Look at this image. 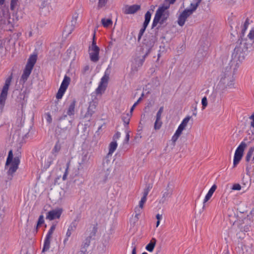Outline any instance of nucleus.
<instances>
[{"mask_svg":"<svg viewBox=\"0 0 254 254\" xmlns=\"http://www.w3.org/2000/svg\"><path fill=\"white\" fill-rule=\"evenodd\" d=\"M170 6V4L165 0L156 10L151 26V29L155 28L156 34L167 26L166 21L170 16V12L168 10Z\"/></svg>","mask_w":254,"mask_h":254,"instance_id":"nucleus-1","label":"nucleus"},{"mask_svg":"<svg viewBox=\"0 0 254 254\" xmlns=\"http://www.w3.org/2000/svg\"><path fill=\"white\" fill-rule=\"evenodd\" d=\"M253 43V42H247V40L242 39L234 50L232 55V60L242 62L245 58L246 53L252 48Z\"/></svg>","mask_w":254,"mask_h":254,"instance_id":"nucleus-2","label":"nucleus"},{"mask_svg":"<svg viewBox=\"0 0 254 254\" xmlns=\"http://www.w3.org/2000/svg\"><path fill=\"white\" fill-rule=\"evenodd\" d=\"M234 84L233 72L230 66H227L220 75L218 85L222 89L233 88Z\"/></svg>","mask_w":254,"mask_h":254,"instance_id":"nucleus-3","label":"nucleus"},{"mask_svg":"<svg viewBox=\"0 0 254 254\" xmlns=\"http://www.w3.org/2000/svg\"><path fill=\"white\" fill-rule=\"evenodd\" d=\"M65 194L64 190L61 187H55L50 189L48 192L50 199L54 203L61 202Z\"/></svg>","mask_w":254,"mask_h":254,"instance_id":"nucleus-4","label":"nucleus"},{"mask_svg":"<svg viewBox=\"0 0 254 254\" xmlns=\"http://www.w3.org/2000/svg\"><path fill=\"white\" fill-rule=\"evenodd\" d=\"M12 78V77L11 74L5 80L4 85L2 87L0 95V109H2L4 106L5 100L7 96L8 90L10 85Z\"/></svg>","mask_w":254,"mask_h":254,"instance_id":"nucleus-5","label":"nucleus"},{"mask_svg":"<svg viewBox=\"0 0 254 254\" xmlns=\"http://www.w3.org/2000/svg\"><path fill=\"white\" fill-rule=\"evenodd\" d=\"M97 231V228L94 226L92 228L89 235L87 237L83 242V244L81 247V254H86V253L87 252V248L89 246L91 239L95 236Z\"/></svg>","mask_w":254,"mask_h":254,"instance_id":"nucleus-6","label":"nucleus"},{"mask_svg":"<svg viewBox=\"0 0 254 254\" xmlns=\"http://www.w3.org/2000/svg\"><path fill=\"white\" fill-rule=\"evenodd\" d=\"M246 147V143L244 142H242L237 148L234 158V167H235L241 160L243 155L244 151Z\"/></svg>","mask_w":254,"mask_h":254,"instance_id":"nucleus-7","label":"nucleus"},{"mask_svg":"<svg viewBox=\"0 0 254 254\" xmlns=\"http://www.w3.org/2000/svg\"><path fill=\"white\" fill-rule=\"evenodd\" d=\"M194 8L191 7L190 8L185 9L179 15L178 19V24L180 26H183L186 22L187 18L191 15L195 10Z\"/></svg>","mask_w":254,"mask_h":254,"instance_id":"nucleus-8","label":"nucleus"},{"mask_svg":"<svg viewBox=\"0 0 254 254\" xmlns=\"http://www.w3.org/2000/svg\"><path fill=\"white\" fill-rule=\"evenodd\" d=\"M71 126V121L67 118L66 115L60 118L58 121V127L62 130H66Z\"/></svg>","mask_w":254,"mask_h":254,"instance_id":"nucleus-9","label":"nucleus"},{"mask_svg":"<svg viewBox=\"0 0 254 254\" xmlns=\"http://www.w3.org/2000/svg\"><path fill=\"white\" fill-rule=\"evenodd\" d=\"M97 105V103L96 102L94 101L90 102L87 110L83 116V118L90 121L92 115L96 112Z\"/></svg>","mask_w":254,"mask_h":254,"instance_id":"nucleus-10","label":"nucleus"},{"mask_svg":"<svg viewBox=\"0 0 254 254\" xmlns=\"http://www.w3.org/2000/svg\"><path fill=\"white\" fill-rule=\"evenodd\" d=\"M19 163L20 159L19 156H15L13 159V161H12V162L10 164L11 165L9 167L7 172V175L10 176V177L9 178L10 180L12 179L13 177V174L17 170Z\"/></svg>","mask_w":254,"mask_h":254,"instance_id":"nucleus-11","label":"nucleus"},{"mask_svg":"<svg viewBox=\"0 0 254 254\" xmlns=\"http://www.w3.org/2000/svg\"><path fill=\"white\" fill-rule=\"evenodd\" d=\"M55 228L56 224H53L46 236L44 241L42 252H45L49 250L50 247V239L51 238L52 235L55 230Z\"/></svg>","mask_w":254,"mask_h":254,"instance_id":"nucleus-12","label":"nucleus"},{"mask_svg":"<svg viewBox=\"0 0 254 254\" xmlns=\"http://www.w3.org/2000/svg\"><path fill=\"white\" fill-rule=\"evenodd\" d=\"M171 184L169 183L165 190L163 192L162 197L159 201L160 203H164L167 199L168 198L171 197L173 192V190L170 187Z\"/></svg>","mask_w":254,"mask_h":254,"instance_id":"nucleus-13","label":"nucleus"},{"mask_svg":"<svg viewBox=\"0 0 254 254\" xmlns=\"http://www.w3.org/2000/svg\"><path fill=\"white\" fill-rule=\"evenodd\" d=\"M62 213V209L57 208L49 211L46 216V219L53 220L55 219L60 218Z\"/></svg>","mask_w":254,"mask_h":254,"instance_id":"nucleus-14","label":"nucleus"},{"mask_svg":"<svg viewBox=\"0 0 254 254\" xmlns=\"http://www.w3.org/2000/svg\"><path fill=\"white\" fill-rule=\"evenodd\" d=\"M140 9V5L133 4L132 5H126L123 8L124 13L125 14H134Z\"/></svg>","mask_w":254,"mask_h":254,"instance_id":"nucleus-15","label":"nucleus"},{"mask_svg":"<svg viewBox=\"0 0 254 254\" xmlns=\"http://www.w3.org/2000/svg\"><path fill=\"white\" fill-rule=\"evenodd\" d=\"M99 51L100 48H97V50L94 49H89V56L90 60L93 62H97L99 60Z\"/></svg>","mask_w":254,"mask_h":254,"instance_id":"nucleus-16","label":"nucleus"},{"mask_svg":"<svg viewBox=\"0 0 254 254\" xmlns=\"http://www.w3.org/2000/svg\"><path fill=\"white\" fill-rule=\"evenodd\" d=\"M88 161L87 154H84L82 156L81 161L79 162V166L77 168V170L75 172V176H79L81 175L82 172H83V167L82 165L86 163Z\"/></svg>","mask_w":254,"mask_h":254,"instance_id":"nucleus-17","label":"nucleus"},{"mask_svg":"<svg viewBox=\"0 0 254 254\" xmlns=\"http://www.w3.org/2000/svg\"><path fill=\"white\" fill-rule=\"evenodd\" d=\"M33 68V67L31 66L28 65L27 64L26 65L25 69L23 71V73L21 77V79H22L23 82H25L27 80L28 77L31 73Z\"/></svg>","mask_w":254,"mask_h":254,"instance_id":"nucleus-18","label":"nucleus"},{"mask_svg":"<svg viewBox=\"0 0 254 254\" xmlns=\"http://www.w3.org/2000/svg\"><path fill=\"white\" fill-rule=\"evenodd\" d=\"M216 188H217L216 185H213L211 187V188L209 189V190H208V192L206 194V196H205V198H204V199L203 200V209L205 207L204 204L210 199V198L212 196L213 193L215 191Z\"/></svg>","mask_w":254,"mask_h":254,"instance_id":"nucleus-19","label":"nucleus"},{"mask_svg":"<svg viewBox=\"0 0 254 254\" xmlns=\"http://www.w3.org/2000/svg\"><path fill=\"white\" fill-rule=\"evenodd\" d=\"M76 101L75 99L73 100L69 105L67 111V115L69 116H73L75 114V107Z\"/></svg>","mask_w":254,"mask_h":254,"instance_id":"nucleus-20","label":"nucleus"},{"mask_svg":"<svg viewBox=\"0 0 254 254\" xmlns=\"http://www.w3.org/2000/svg\"><path fill=\"white\" fill-rule=\"evenodd\" d=\"M155 37L153 35H149L148 39H145L144 41V44L148 46L150 48L152 47L155 42Z\"/></svg>","mask_w":254,"mask_h":254,"instance_id":"nucleus-21","label":"nucleus"},{"mask_svg":"<svg viewBox=\"0 0 254 254\" xmlns=\"http://www.w3.org/2000/svg\"><path fill=\"white\" fill-rule=\"evenodd\" d=\"M152 185L151 184H148L146 185V188L143 190V196L142 197L140 200L143 201L144 202H146V197L149 193V191L152 188Z\"/></svg>","mask_w":254,"mask_h":254,"instance_id":"nucleus-22","label":"nucleus"},{"mask_svg":"<svg viewBox=\"0 0 254 254\" xmlns=\"http://www.w3.org/2000/svg\"><path fill=\"white\" fill-rule=\"evenodd\" d=\"M37 60V55L36 54H33L30 56L28 59V62L26 64L34 67Z\"/></svg>","mask_w":254,"mask_h":254,"instance_id":"nucleus-23","label":"nucleus"},{"mask_svg":"<svg viewBox=\"0 0 254 254\" xmlns=\"http://www.w3.org/2000/svg\"><path fill=\"white\" fill-rule=\"evenodd\" d=\"M156 244V240L155 238H152L149 243L146 246V249L149 252H152Z\"/></svg>","mask_w":254,"mask_h":254,"instance_id":"nucleus-24","label":"nucleus"},{"mask_svg":"<svg viewBox=\"0 0 254 254\" xmlns=\"http://www.w3.org/2000/svg\"><path fill=\"white\" fill-rule=\"evenodd\" d=\"M117 147V143L116 141L111 142L109 145V151L108 153V157L112 156L113 153L115 151Z\"/></svg>","mask_w":254,"mask_h":254,"instance_id":"nucleus-25","label":"nucleus"},{"mask_svg":"<svg viewBox=\"0 0 254 254\" xmlns=\"http://www.w3.org/2000/svg\"><path fill=\"white\" fill-rule=\"evenodd\" d=\"M70 81V78L67 75H65L64 80L61 85L60 87L64 90H66Z\"/></svg>","mask_w":254,"mask_h":254,"instance_id":"nucleus-26","label":"nucleus"},{"mask_svg":"<svg viewBox=\"0 0 254 254\" xmlns=\"http://www.w3.org/2000/svg\"><path fill=\"white\" fill-rule=\"evenodd\" d=\"M163 123L161 121V117L156 116V120L154 123V128L155 130H159L162 126Z\"/></svg>","mask_w":254,"mask_h":254,"instance_id":"nucleus-27","label":"nucleus"},{"mask_svg":"<svg viewBox=\"0 0 254 254\" xmlns=\"http://www.w3.org/2000/svg\"><path fill=\"white\" fill-rule=\"evenodd\" d=\"M109 157H108V154L107 155L105 158L103 160V167L104 170H106L108 171L110 169V160L109 159Z\"/></svg>","mask_w":254,"mask_h":254,"instance_id":"nucleus-28","label":"nucleus"},{"mask_svg":"<svg viewBox=\"0 0 254 254\" xmlns=\"http://www.w3.org/2000/svg\"><path fill=\"white\" fill-rule=\"evenodd\" d=\"M13 152L12 150H10L8 154V156L6 159V163H5V167L8 166L12 161H13Z\"/></svg>","mask_w":254,"mask_h":254,"instance_id":"nucleus-29","label":"nucleus"},{"mask_svg":"<svg viewBox=\"0 0 254 254\" xmlns=\"http://www.w3.org/2000/svg\"><path fill=\"white\" fill-rule=\"evenodd\" d=\"M106 86L107 85H104L102 83H100L98 88L96 90V94L97 95L102 94L104 92Z\"/></svg>","mask_w":254,"mask_h":254,"instance_id":"nucleus-30","label":"nucleus"},{"mask_svg":"<svg viewBox=\"0 0 254 254\" xmlns=\"http://www.w3.org/2000/svg\"><path fill=\"white\" fill-rule=\"evenodd\" d=\"M79 221V217L77 216L76 218L70 224V226L68 227V228L70 230H72V231H74L76 229Z\"/></svg>","mask_w":254,"mask_h":254,"instance_id":"nucleus-31","label":"nucleus"},{"mask_svg":"<svg viewBox=\"0 0 254 254\" xmlns=\"http://www.w3.org/2000/svg\"><path fill=\"white\" fill-rule=\"evenodd\" d=\"M61 149V144L60 143L59 141H57L56 143L53 150H52V153L55 155V156L57 155V154L59 153L60 150Z\"/></svg>","mask_w":254,"mask_h":254,"instance_id":"nucleus-32","label":"nucleus"},{"mask_svg":"<svg viewBox=\"0 0 254 254\" xmlns=\"http://www.w3.org/2000/svg\"><path fill=\"white\" fill-rule=\"evenodd\" d=\"M191 117L188 116H187L182 121L181 124L179 125V127L184 129H185L187 127L189 121L190 120Z\"/></svg>","mask_w":254,"mask_h":254,"instance_id":"nucleus-33","label":"nucleus"},{"mask_svg":"<svg viewBox=\"0 0 254 254\" xmlns=\"http://www.w3.org/2000/svg\"><path fill=\"white\" fill-rule=\"evenodd\" d=\"M151 13L150 11H148L145 14V20L143 22V24L145 26H148L151 19Z\"/></svg>","mask_w":254,"mask_h":254,"instance_id":"nucleus-34","label":"nucleus"},{"mask_svg":"<svg viewBox=\"0 0 254 254\" xmlns=\"http://www.w3.org/2000/svg\"><path fill=\"white\" fill-rule=\"evenodd\" d=\"M254 152V147H251L249 149V150L247 154V155L246 156V160L247 162L250 161Z\"/></svg>","mask_w":254,"mask_h":254,"instance_id":"nucleus-35","label":"nucleus"},{"mask_svg":"<svg viewBox=\"0 0 254 254\" xmlns=\"http://www.w3.org/2000/svg\"><path fill=\"white\" fill-rule=\"evenodd\" d=\"M131 116V114L127 113L126 115L122 117V120L125 124L127 126L129 124L130 118Z\"/></svg>","mask_w":254,"mask_h":254,"instance_id":"nucleus-36","label":"nucleus"},{"mask_svg":"<svg viewBox=\"0 0 254 254\" xmlns=\"http://www.w3.org/2000/svg\"><path fill=\"white\" fill-rule=\"evenodd\" d=\"M101 22L103 26L105 27H107L112 24V21L111 19H106L105 18H103L101 20Z\"/></svg>","mask_w":254,"mask_h":254,"instance_id":"nucleus-37","label":"nucleus"},{"mask_svg":"<svg viewBox=\"0 0 254 254\" xmlns=\"http://www.w3.org/2000/svg\"><path fill=\"white\" fill-rule=\"evenodd\" d=\"M148 53H146L145 55H144L141 59H135V62H136V64H138V66H141L142 64H143V63L144 61V60H145V57H146V56L148 55Z\"/></svg>","mask_w":254,"mask_h":254,"instance_id":"nucleus-38","label":"nucleus"},{"mask_svg":"<svg viewBox=\"0 0 254 254\" xmlns=\"http://www.w3.org/2000/svg\"><path fill=\"white\" fill-rule=\"evenodd\" d=\"M65 91H66V90H64V89H63L62 88L60 87V88L59 89V90L58 91V93H57L56 98L58 99H61L62 98V97L63 96V95Z\"/></svg>","mask_w":254,"mask_h":254,"instance_id":"nucleus-39","label":"nucleus"},{"mask_svg":"<svg viewBox=\"0 0 254 254\" xmlns=\"http://www.w3.org/2000/svg\"><path fill=\"white\" fill-rule=\"evenodd\" d=\"M97 48H99V47H98L96 45V41H95V32L94 33L93 36V39H92V42L91 46L89 47V49H94V50H97Z\"/></svg>","mask_w":254,"mask_h":254,"instance_id":"nucleus-40","label":"nucleus"},{"mask_svg":"<svg viewBox=\"0 0 254 254\" xmlns=\"http://www.w3.org/2000/svg\"><path fill=\"white\" fill-rule=\"evenodd\" d=\"M147 27V26H145V25L143 24V27L140 30L139 33L138 34V41H139V40H140V39H141L142 36L143 35L144 31H145V29H146Z\"/></svg>","mask_w":254,"mask_h":254,"instance_id":"nucleus-41","label":"nucleus"},{"mask_svg":"<svg viewBox=\"0 0 254 254\" xmlns=\"http://www.w3.org/2000/svg\"><path fill=\"white\" fill-rule=\"evenodd\" d=\"M142 208L137 206L134 209V212L135 213V217L137 219H138V216L140 214L141 212V210Z\"/></svg>","mask_w":254,"mask_h":254,"instance_id":"nucleus-42","label":"nucleus"},{"mask_svg":"<svg viewBox=\"0 0 254 254\" xmlns=\"http://www.w3.org/2000/svg\"><path fill=\"white\" fill-rule=\"evenodd\" d=\"M107 1L108 0H99L98 8L100 9L105 6L106 3H107Z\"/></svg>","mask_w":254,"mask_h":254,"instance_id":"nucleus-43","label":"nucleus"},{"mask_svg":"<svg viewBox=\"0 0 254 254\" xmlns=\"http://www.w3.org/2000/svg\"><path fill=\"white\" fill-rule=\"evenodd\" d=\"M44 222V216H43V215H41L39 216L38 222H37L36 229L37 230L38 226L41 225V224H43Z\"/></svg>","mask_w":254,"mask_h":254,"instance_id":"nucleus-44","label":"nucleus"},{"mask_svg":"<svg viewBox=\"0 0 254 254\" xmlns=\"http://www.w3.org/2000/svg\"><path fill=\"white\" fill-rule=\"evenodd\" d=\"M197 103H198V102L196 101L195 104H194L192 105V108L193 109V110L192 111V116H193L194 117H196L197 115L196 110H197Z\"/></svg>","mask_w":254,"mask_h":254,"instance_id":"nucleus-45","label":"nucleus"},{"mask_svg":"<svg viewBox=\"0 0 254 254\" xmlns=\"http://www.w3.org/2000/svg\"><path fill=\"white\" fill-rule=\"evenodd\" d=\"M201 104H202V109H204L207 106V100L206 97H204L202 98L201 100Z\"/></svg>","mask_w":254,"mask_h":254,"instance_id":"nucleus-46","label":"nucleus"},{"mask_svg":"<svg viewBox=\"0 0 254 254\" xmlns=\"http://www.w3.org/2000/svg\"><path fill=\"white\" fill-rule=\"evenodd\" d=\"M248 38H249V40L250 42H254V30H252L250 32L249 34L248 35Z\"/></svg>","mask_w":254,"mask_h":254,"instance_id":"nucleus-47","label":"nucleus"},{"mask_svg":"<svg viewBox=\"0 0 254 254\" xmlns=\"http://www.w3.org/2000/svg\"><path fill=\"white\" fill-rule=\"evenodd\" d=\"M108 76H107L106 75H104L102 78H101L100 83H102L104 85H106L108 82Z\"/></svg>","mask_w":254,"mask_h":254,"instance_id":"nucleus-48","label":"nucleus"},{"mask_svg":"<svg viewBox=\"0 0 254 254\" xmlns=\"http://www.w3.org/2000/svg\"><path fill=\"white\" fill-rule=\"evenodd\" d=\"M126 138L124 140V144H127L129 139V131L127 130H126Z\"/></svg>","mask_w":254,"mask_h":254,"instance_id":"nucleus-49","label":"nucleus"},{"mask_svg":"<svg viewBox=\"0 0 254 254\" xmlns=\"http://www.w3.org/2000/svg\"><path fill=\"white\" fill-rule=\"evenodd\" d=\"M18 0H11L10 2V9L11 10H14L16 5L17 4V2Z\"/></svg>","mask_w":254,"mask_h":254,"instance_id":"nucleus-50","label":"nucleus"},{"mask_svg":"<svg viewBox=\"0 0 254 254\" xmlns=\"http://www.w3.org/2000/svg\"><path fill=\"white\" fill-rule=\"evenodd\" d=\"M156 218L157 219V222H156V227H158V226L160 224V220L162 218V214H157L156 215Z\"/></svg>","mask_w":254,"mask_h":254,"instance_id":"nucleus-51","label":"nucleus"},{"mask_svg":"<svg viewBox=\"0 0 254 254\" xmlns=\"http://www.w3.org/2000/svg\"><path fill=\"white\" fill-rule=\"evenodd\" d=\"M46 121L47 122V123H48L49 124H50L52 123V117L50 115V113H47L46 114Z\"/></svg>","mask_w":254,"mask_h":254,"instance_id":"nucleus-52","label":"nucleus"},{"mask_svg":"<svg viewBox=\"0 0 254 254\" xmlns=\"http://www.w3.org/2000/svg\"><path fill=\"white\" fill-rule=\"evenodd\" d=\"M183 130H184L183 128H181V127H180L179 126V127H178V129H177V130L176 131V132L175 133V134H176L177 136H179L180 137V136L182 134Z\"/></svg>","mask_w":254,"mask_h":254,"instance_id":"nucleus-53","label":"nucleus"},{"mask_svg":"<svg viewBox=\"0 0 254 254\" xmlns=\"http://www.w3.org/2000/svg\"><path fill=\"white\" fill-rule=\"evenodd\" d=\"M241 189V186L239 184H235L232 187V190H239Z\"/></svg>","mask_w":254,"mask_h":254,"instance_id":"nucleus-54","label":"nucleus"},{"mask_svg":"<svg viewBox=\"0 0 254 254\" xmlns=\"http://www.w3.org/2000/svg\"><path fill=\"white\" fill-rule=\"evenodd\" d=\"M202 0H197V2L195 3H191L190 6L194 8V9H196L199 3L201 2Z\"/></svg>","mask_w":254,"mask_h":254,"instance_id":"nucleus-55","label":"nucleus"},{"mask_svg":"<svg viewBox=\"0 0 254 254\" xmlns=\"http://www.w3.org/2000/svg\"><path fill=\"white\" fill-rule=\"evenodd\" d=\"M249 24V19L247 18L244 23L243 29H242V32L243 33L247 28V26Z\"/></svg>","mask_w":254,"mask_h":254,"instance_id":"nucleus-56","label":"nucleus"},{"mask_svg":"<svg viewBox=\"0 0 254 254\" xmlns=\"http://www.w3.org/2000/svg\"><path fill=\"white\" fill-rule=\"evenodd\" d=\"M163 110H164V107L163 106L159 108L158 111L157 112L156 116L161 117V115H162V113L163 112Z\"/></svg>","mask_w":254,"mask_h":254,"instance_id":"nucleus-57","label":"nucleus"},{"mask_svg":"<svg viewBox=\"0 0 254 254\" xmlns=\"http://www.w3.org/2000/svg\"><path fill=\"white\" fill-rule=\"evenodd\" d=\"M179 137V136H177L176 134H174V135L172 136V141L174 145H175L176 142L178 140Z\"/></svg>","mask_w":254,"mask_h":254,"instance_id":"nucleus-58","label":"nucleus"},{"mask_svg":"<svg viewBox=\"0 0 254 254\" xmlns=\"http://www.w3.org/2000/svg\"><path fill=\"white\" fill-rule=\"evenodd\" d=\"M89 66L87 65L84 67V68L82 69V72L83 74H85L87 73V72L89 71Z\"/></svg>","mask_w":254,"mask_h":254,"instance_id":"nucleus-59","label":"nucleus"},{"mask_svg":"<svg viewBox=\"0 0 254 254\" xmlns=\"http://www.w3.org/2000/svg\"><path fill=\"white\" fill-rule=\"evenodd\" d=\"M121 133L119 131L117 132L116 134L113 136L114 141H116V139H118L120 137Z\"/></svg>","mask_w":254,"mask_h":254,"instance_id":"nucleus-60","label":"nucleus"},{"mask_svg":"<svg viewBox=\"0 0 254 254\" xmlns=\"http://www.w3.org/2000/svg\"><path fill=\"white\" fill-rule=\"evenodd\" d=\"M72 232H73L72 230H70L69 228H68L66 234L67 238L64 240V242L65 241L67 240V238L71 236Z\"/></svg>","mask_w":254,"mask_h":254,"instance_id":"nucleus-61","label":"nucleus"},{"mask_svg":"<svg viewBox=\"0 0 254 254\" xmlns=\"http://www.w3.org/2000/svg\"><path fill=\"white\" fill-rule=\"evenodd\" d=\"M113 44H114V42L113 41H111L109 42V45L107 47L106 50L107 51H110L111 49V48H112V46L113 45Z\"/></svg>","mask_w":254,"mask_h":254,"instance_id":"nucleus-62","label":"nucleus"},{"mask_svg":"<svg viewBox=\"0 0 254 254\" xmlns=\"http://www.w3.org/2000/svg\"><path fill=\"white\" fill-rule=\"evenodd\" d=\"M250 119L252 120V121L251 123V126L254 127V113L250 117Z\"/></svg>","mask_w":254,"mask_h":254,"instance_id":"nucleus-63","label":"nucleus"},{"mask_svg":"<svg viewBox=\"0 0 254 254\" xmlns=\"http://www.w3.org/2000/svg\"><path fill=\"white\" fill-rule=\"evenodd\" d=\"M222 254H228L229 251L227 249V246H226L224 248V250H222Z\"/></svg>","mask_w":254,"mask_h":254,"instance_id":"nucleus-64","label":"nucleus"}]
</instances>
